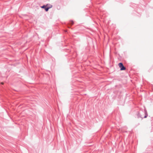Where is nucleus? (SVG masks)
Listing matches in <instances>:
<instances>
[{"label":"nucleus","instance_id":"nucleus-3","mask_svg":"<svg viewBox=\"0 0 153 153\" xmlns=\"http://www.w3.org/2000/svg\"><path fill=\"white\" fill-rule=\"evenodd\" d=\"M46 7V5H44L41 7L42 8H45V9Z\"/></svg>","mask_w":153,"mask_h":153},{"label":"nucleus","instance_id":"nucleus-7","mask_svg":"<svg viewBox=\"0 0 153 153\" xmlns=\"http://www.w3.org/2000/svg\"><path fill=\"white\" fill-rule=\"evenodd\" d=\"M146 116L145 117V118H146Z\"/></svg>","mask_w":153,"mask_h":153},{"label":"nucleus","instance_id":"nucleus-5","mask_svg":"<svg viewBox=\"0 0 153 153\" xmlns=\"http://www.w3.org/2000/svg\"><path fill=\"white\" fill-rule=\"evenodd\" d=\"M71 25H73L74 24V22H73V21H71Z\"/></svg>","mask_w":153,"mask_h":153},{"label":"nucleus","instance_id":"nucleus-1","mask_svg":"<svg viewBox=\"0 0 153 153\" xmlns=\"http://www.w3.org/2000/svg\"><path fill=\"white\" fill-rule=\"evenodd\" d=\"M119 67L120 68L121 70H124L126 69V68L124 66L122 63H120L118 64Z\"/></svg>","mask_w":153,"mask_h":153},{"label":"nucleus","instance_id":"nucleus-2","mask_svg":"<svg viewBox=\"0 0 153 153\" xmlns=\"http://www.w3.org/2000/svg\"><path fill=\"white\" fill-rule=\"evenodd\" d=\"M46 7L48 8L49 9H50L52 7V5L50 4H47L46 5Z\"/></svg>","mask_w":153,"mask_h":153},{"label":"nucleus","instance_id":"nucleus-4","mask_svg":"<svg viewBox=\"0 0 153 153\" xmlns=\"http://www.w3.org/2000/svg\"><path fill=\"white\" fill-rule=\"evenodd\" d=\"M49 9L48 8L46 7L45 9V10L46 11H48V10Z\"/></svg>","mask_w":153,"mask_h":153},{"label":"nucleus","instance_id":"nucleus-6","mask_svg":"<svg viewBox=\"0 0 153 153\" xmlns=\"http://www.w3.org/2000/svg\"><path fill=\"white\" fill-rule=\"evenodd\" d=\"M1 84H4L3 82H1Z\"/></svg>","mask_w":153,"mask_h":153}]
</instances>
